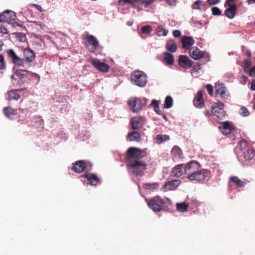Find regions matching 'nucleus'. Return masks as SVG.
Returning a JSON list of instances; mask_svg holds the SVG:
<instances>
[{
  "label": "nucleus",
  "instance_id": "obj_49",
  "mask_svg": "<svg viewBox=\"0 0 255 255\" xmlns=\"http://www.w3.org/2000/svg\"><path fill=\"white\" fill-rule=\"evenodd\" d=\"M207 90L209 93V94L211 95L213 94V87L210 84H207L206 86Z\"/></svg>",
  "mask_w": 255,
  "mask_h": 255
},
{
  "label": "nucleus",
  "instance_id": "obj_22",
  "mask_svg": "<svg viewBox=\"0 0 255 255\" xmlns=\"http://www.w3.org/2000/svg\"><path fill=\"white\" fill-rule=\"evenodd\" d=\"M194 106L198 108H202L204 106V101L203 97V93L202 91H198L194 99Z\"/></svg>",
  "mask_w": 255,
  "mask_h": 255
},
{
  "label": "nucleus",
  "instance_id": "obj_26",
  "mask_svg": "<svg viewBox=\"0 0 255 255\" xmlns=\"http://www.w3.org/2000/svg\"><path fill=\"white\" fill-rule=\"evenodd\" d=\"M26 73H29V74H30V75L32 76L35 77V78H36L37 79L38 81H39L40 76L35 73H31V72L27 71L19 70H16L15 71V75L18 76L20 79H22V78H23L24 77H25L26 76Z\"/></svg>",
  "mask_w": 255,
  "mask_h": 255
},
{
  "label": "nucleus",
  "instance_id": "obj_56",
  "mask_svg": "<svg viewBox=\"0 0 255 255\" xmlns=\"http://www.w3.org/2000/svg\"><path fill=\"white\" fill-rule=\"evenodd\" d=\"M251 89L253 91H255V79L252 82Z\"/></svg>",
  "mask_w": 255,
  "mask_h": 255
},
{
  "label": "nucleus",
  "instance_id": "obj_36",
  "mask_svg": "<svg viewBox=\"0 0 255 255\" xmlns=\"http://www.w3.org/2000/svg\"><path fill=\"white\" fill-rule=\"evenodd\" d=\"M230 180L238 187H243L246 185L245 182L241 180L237 176L231 177Z\"/></svg>",
  "mask_w": 255,
  "mask_h": 255
},
{
  "label": "nucleus",
  "instance_id": "obj_30",
  "mask_svg": "<svg viewBox=\"0 0 255 255\" xmlns=\"http://www.w3.org/2000/svg\"><path fill=\"white\" fill-rule=\"evenodd\" d=\"M192 8L200 11H204L206 9L205 4L202 0H197L194 2L192 5Z\"/></svg>",
  "mask_w": 255,
  "mask_h": 255
},
{
  "label": "nucleus",
  "instance_id": "obj_18",
  "mask_svg": "<svg viewBox=\"0 0 255 255\" xmlns=\"http://www.w3.org/2000/svg\"><path fill=\"white\" fill-rule=\"evenodd\" d=\"M7 53L9 57L11 59L12 62L17 65L22 66L23 63V60L19 58L15 53L13 49H9L7 51Z\"/></svg>",
  "mask_w": 255,
  "mask_h": 255
},
{
  "label": "nucleus",
  "instance_id": "obj_6",
  "mask_svg": "<svg viewBox=\"0 0 255 255\" xmlns=\"http://www.w3.org/2000/svg\"><path fill=\"white\" fill-rule=\"evenodd\" d=\"M147 154L146 149L141 150L138 148L131 147L127 150V156L129 162L138 161V159L143 157Z\"/></svg>",
  "mask_w": 255,
  "mask_h": 255
},
{
  "label": "nucleus",
  "instance_id": "obj_38",
  "mask_svg": "<svg viewBox=\"0 0 255 255\" xmlns=\"http://www.w3.org/2000/svg\"><path fill=\"white\" fill-rule=\"evenodd\" d=\"M188 204H187L185 202H182L176 204L177 209L178 211L180 212H184L186 211L188 208Z\"/></svg>",
  "mask_w": 255,
  "mask_h": 255
},
{
  "label": "nucleus",
  "instance_id": "obj_13",
  "mask_svg": "<svg viewBox=\"0 0 255 255\" xmlns=\"http://www.w3.org/2000/svg\"><path fill=\"white\" fill-rule=\"evenodd\" d=\"M16 18V15L14 11L6 10L0 14V22H10L14 21Z\"/></svg>",
  "mask_w": 255,
  "mask_h": 255
},
{
  "label": "nucleus",
  "instance_id": "obj_28",
  "mask_svg": "<svg viewBox=\"0 0 255 255\" xmlns=\"http://www.w3.org/2000/svg\"><path fill=\"white\" fill-rule=\"evenodd\" d=\"M127 137L130 141L138 142L141 139V135L140 133L136 131H132L129 132Z\"/></svg>",
  "mask_w": 255,
  "mask_h": 255
},
{
  "label": "nucleus",
  "instance_id": "obj_47",
  "mask_svg": "<svg viewBox=\"0 0 255 255\" xmlns=\"http://www.w3.org/2000/svg\"><path fill=\"white\" fill-rule=\"evenodd\" d=\"M5 63L4 61V57L3 55L0 54V69H5Z\"/></svg>",
  "mask_w": 255,
  "mask_h": 255
},
{
  "label": "nucleus",
  "instance_id": "obj_31",
  "mask_svg": "<svg viewBox=\"0 0 255 255\" xmlns=\"http://www.w3.org/2000/svg\"><path fill=\"white\" fill-rule=\"evenodd\" d=\"M166 49L171 52H175L177 50V45L173 40H169L166 44Z\"/></svg>",
  "mask_w": 255,
  "mask_h": 255
},
{
  "label": "nucleus",
  "instance_id": "obj_41",
  "mask_svg": "<svg viewBox=\"0 0 255 255\" xmlns=\"http://www.w3.org/2000/svg\"><path fill=\"white\" fill-rule=\"evenodd\" d=\"M173 99L170 96H167L165 100L164 103V107L165 109H169L171 108L173 106Z\"/></svg>",
  "mask_w": 255,
  "mask_h": 255
},
{
  "label": "nucleus",
  "instance_id": "obj_54",
  "mask_svg": "<svg viewBox=\"0 0 255 255\" xmlns=\"http://www.w3.org/2000/svg\"><path fill=\"white\" fill-rule=\"evenodd\" d=\"M33 6H34L36 8V9L40 12L43 11V8L41 6V5L37 4H32Z\"/></svg>",
  "mask_w": 255,
  "mask_h": 255
},
{
  "label": "nucleus",
  "instance_id": "obj_16",
  "mask_svg": "<svg viewBox=\"0 0 255 255\" xmlns=\"http://www.w3.org/2000/svg\"><path fill=\"white\" fill-rule=\"evenodd\" d=\"M181 181L180 180L175 179L166 182L162 187L161 190L163 192H167L170 190H175L181 184Z\"/></svg>",
  "mask_w": 255,
  "mask_h": 255
},
{
  "label": "nucleus",
  "instance_id": "obj_45",
  "mask_svg": "<svg viewBox=\"0 0 255 255\" xmlns=\"http://www.w3.org/2000/svg\"><path fill=\"white\" fill-rule=\"evenodd\" d=\"M212 14L214 15H220L221 14L220 9L217 7H212Z\"/></svg>",
  "mask_w": 255,
  "mask_h": 255
},
{
  "label": "nucleus",
  "instance_id": "obj_40",
  "mask_svg": "<svg viewBox=\"0 0 255 255\" xmlns=\"http://www.w3.org/2000/svg\"><path fill=\"white\" fill-rule=\"evenodd\" d=\"M159 184L157 183H153L150 184H145L143 185L144 188L148 191H151L158 188Z\"/></svg>",
  "mask_w": 255,
  "mask_h": 255
},
{
  "label": "nucleus",
  "instance_id": "obj_62",
  "mask_svg": "<svg viewBox=\"0 0 255 255\" xmlns=\"http://www.w3.org/2000/svg\"><path fill=\"white\" fill-rule=\"evenodd\" d=\"M162 117L166 121H167V118L164 114L162 115Z\"/></svg>",
  "mask_w": 255,
  "mask_h": 255
},
{
  "label": "nucleus",
  "instance_id": "obj_59",
  "mask_svg": "<svg viewBox=\"0 0 255 255\" xmlns=\"http://www.w3.org/2000/svg\"><path fill=\"white\" fill-rule=\"evenodd\" d=\"M200 68H197V69H196V68H194L193 69V72H197L198 71V70H200Z\"/></svg>",
  "mask_w": 255,
  "mask_h": 255
},
{
  "label": "nucleus",
  "instance_id": "obj_9",
  "mask_svg": "<svg viewBox=\"0 0 255 255\" xmlns=\"http://www.w3.org/2000/svg\"><path fill=\"white\" fill-rule=\"evenodd\" d=\"M224 107V104L221 102H218L217 103V106L212 107L213 116L220 120L224 118L226 116V113L223 109Z\"/></svg>",
  "mask_w": 255,
  "mask_h": 255
},
{
  "label": "nucleus",
  "instance_id": "obj_19",
  "mask_svg": "<svg viewBox=\"0 0 255 255\" xmlns=\"http://www.w3.org/2000/svg\"><path fill=\"white\" fill-rule=\"evenodd\" d=\"M179 64L184 68H189L193 64V62L186 55H180L178 58Z\"/></svg>",
  "mask_w": 255,
  "mask_h": 255
},
{
  "label": "nucleus",
  "instance_id": "obj_55",
  "mask_svg": "<svg viewBox=\"0 0 255 255\" xmlns=\"http://www.w3.org/2000/svg\"><path fill=\"white\" fill-rule=\"evenodd\" d=\"M232 4H235L234 2V0H226L225 5H228Z\"/></svg>",
  "mask_w": 255,
  "mask_h": 255
},
{
  "label": "nucleus",
  "instance_id": "obj_1",
  "mask_svg": "<svg viewBox=\"0 0 255 255\" xmlns=\"http://www.w3.org/2000/svg\"><path fill=\"white\" fill-rule=\"evenodd\" d=\"M184 172L190 181H200L210 176V172L202 168L199 163L196 161L187 163L185 167Z\"/></svg>",
  "mask_w": 255,
  "mask_h": 255
},
{
  "label": "nucleus",
  "instance_id": "obj_23",
  "mask_svg": "<svg viewBox=\"0 0 255 255\" xmlns=\"http://www.w3.org/2000/svg\"><path fill=\"white\" fill-rule=\"evenodd\" d=\"M35 53L29 48H26L23 51V59L28 63L33 61L35 58Z\"/></svg>",
  "mask_w": 255,
  "mask_h": 255
},
{
  "label": "nucleus",
  "instance_id": "obj_61",
  "mask_svg": "<svg viewBox=\"0 0 255 255\" xmlns=\"http://www.w3.org/2000/svg\"><path fill=\"white\" fill-rule=\"evenodd\" d=\"M205 115L206 116H208L210 115V112H209V111H206V112H205Z\"/></svg>",
  "mask_w": 255,
  "mask_h": 255
},
{
  "label": "nucleus",
  "instance_id": "obj_35",
  "mask_svg": "<svg viewBox=\"0 0 255 255\" xmlns=\"http://www.w3.org/2000/svg\"><path fill=\"white\" fill-rule=\"evenodd\" d=\"M8 100H18L20 98V95L18 93H17V91L15 90H11L8 93Z\"/></svg>",
  "mask_w": 255,
  "mask_h": 255
},
{
  "label": "nucleus",
  "instance_id": "obj_53",
  "mask_svg": "<svg viewBox=\"0 0 255 255\" xmlns=\"http://www.w3.org/2000/svg\"><path fill=\"white\" fill-rule=\"evenodd\" d=\"M249 74L251 77H255V65L251 68Z\"/></svg>",
  "mask_w": 255,
  "mask_h": 255
},
{
  "label": "nucleus",
  "instance_id": "obj_24",
  "mask_svg": "<svg viewBox=\"0 0 255 255\" xmlns=\"http://www.w3.org/2000/svg\"><path fill=\"white\" fill-rule=\"evenodd\" d=\"M221 131L225 135L230 134L233 128L232 124L229 122L222 123V126L220 127Z\"/></svg>",
  "mask_w": 255,
  "mask_h": 255
},
{
  "label": "nucleus",
  "instance_id": "obj_4",
  "mask_svg": "<svg viewBox=\"0 0 255 255\" xmlns=\"http://www.w3.org/2000/svg\"><path fill=\"white\" fill-rule=\"evenodd\" d=\"M131 83L139 87H144L147 82V76L143 72L139 70L134 71L130 76Z\"/></svg>",
  "mask_w": 255,
  "mask_h": 255
},
{
  "label": "nucleus",
  "instance_id": "obj_5",
  "mask_svg": "<svg viewBox=\"0 0 255 255\" xmlns=\"http://www.w3.org/2000/svg\"><path fill=\"white\" fill-rule=\"evenodd\" d=\"M147 102L145 98L131 97L128 101V104L133 113H137L146 105Z\"/></svg>",
  "mask_w": 255,
  "mask_h": 255
},
{
  "label": "nucleus",
  "instance_id": "obj_21",
  "mask_svg": "<svg viewBox=\"0 0 255 255\" xmlns=\"http://www.w3.org/2000/svg\"><path fill=\"white\" fill-rule=\"evenodd\" d=\"M225 6L227 7L225 11V15L230 19L233 18L236 15L237 9L236 4L225 5Z\"/></svg>",
  "mask_w": 255,
  "mask_h": 255
},
{
  "label": "nucleus",
  "instance_id": "obj_43",
  "mask_svg": "<svg viewBox=\"0 0 255 255\" xmlns=\"http://www.w3.org/2000/svg\"><path fill=\"white\" fill-rule=\"evenodd\" d=\"M239 113L241 116L244 117H248L250 115L249 111L244 107H242L240 109Z\"/></svg>",
  "mask_w": 255,
  "mask_h": 255
},
{
  "label": "nucleus",
  "instance_id": "obj_25",
  "mask_svg": "<svg viewBox=\"0 0 255 255\" xmlns=\"http://www.w3.org/2000/svg\"><path fill=\"white\" fill-rule=\"evenodd\" d=\"M84 176L87 180L88 184L92 186L96 185L99 182L98 178L94 174L86 173Z\"/></svg>",
  "mask_w": 255,
  "mask_h": 255
},
{
  "label": "nucleus",
  "instance_id": "obj_37",
  "mask_svg": "<svg viewBox=\"0 0 255 255\" xmlns=\"http://www.w3.org/2000/svg\"><path fill=\"white\" fill-rule=\"evenodd\" d=\"M168 33V30L161 26H158L156 30V34L158 36H166Z\"/></svg>",
  "mask_w": 255,
  "mask_h": 255
},
{
  "label": "nucleus",
  "instance_id": "obj_58",
  "mask_svg": "<svg viewBox=\"0 0 255 255\" xmlns=\"http://www.w3.org/2000/svg\"><path fill=\"white\" fill-rule=\"evenodd\" d=\"M247 2L249 4H252L255 2V0H248Z\"/></svg>",
  "mask_w": 255,
  "mask_h": 255
},
{
  "label": "nucleus",
  "instance_id": "obj_14",
  "mask_svg": "<svg viewBox=\"0 0 255 255\" xmlns=\"http://www.w3.org/2000/svg\"><path fill=\"white\" fill-rule=\"evenodd\" d=\"M216 94L222 99H227L229 96V93L227 88L223 84H217L215 86Z\"/></svg>",
  "mask_w": 255,
  "mask_h": 255
},
{
  "label": "nucleus",
  "instance_id": "obj_39",
  "mask_svg": "<svg viewBox=\"0 0 255 255\" xmlns=\"http://www.w3.org/2000/svg\"><path fill=\"white\" fill-rule=\"evenodd\" d=\"M159 101L155 99L152 100L151 103L150 104V106L152 107L154 109V111L157 114H160V109L159 107Z\"/></svg>",
  "mask_w": 255,
  "mask_h": 255
},
{
  "label": "nucleus",
  "instance_id": "obj_27",
  "mask_svg": "<svg viewBox=\"0 0 255 255\" xmlns=\"http://www.w3.org/2000/svg\"><path fill=\"white\" fill-rule=\"evenodd\" d=\"M4 113L6 117L10 119H14L17 115L15 110L9 107H6L4 109Z\"/></svg>",
  "mask_w": 255,
  "mask_h": 255
},
{
  "label": "nucleus",
  "instance_id": "obj_12",
  "mask_svg": "<svg viewBox=\"0 0 255 255\" xmlns=\"http://www.w3.org/2000/svg\"><path fill=\"white\" fill-rule=\"evenodd\" d=\"M131 126L133 129L142 128L145 124V119L143 117H134L130 119Z\"/></svg>",
  "mask_w": 255,
  "mask_h": 255
},
{
  "label": "nucleus",
  "instance_id": "obj_29",
  "mask_svg": "<svg viewBox=\"0 0 255 255\" xmlns=\"http://www.w3.org/2000/svg\"><path fill=\"white\" fill-rule=\"evenodd\" d=\"M183 174V166L182 164H179L176 165L173 168L172 171L171 175L173 177H179L182 176Z\"/></svg>",
  "mask_w": 255,
  "mask_h": 255
},
{
  "label": "nucleus",
  "instance_id": "obj_34",
  "mask_svg": "<svg viewBox=\"0 0 255 255\" xmlns=\"http://www.w3.org/2000/svg\"><path fill=\"white\" fill-rule=\"evenodd\" d=\"M171 154L175 158H181L182 156V151L177 146H174L171 150Z\"/></svg>",
  "mask_w": 255,
  "mask_h": 255
},
{
  "label": "nucleus",
  "instance_id": "obj_3",
  "mask_svg": "<svg viewBox=\"0 0 255 255\" xmlns=\"http://www.w3.org/2000/svg\"><path fill=\"white\" fill-rule=\"evenodd\" d=\"M154 2V0H119V3L125 5L126 3L130 4L133 8L137 11L143 10V7H147Z\"/></svg>",
  "mask_w": 255,
  "mask_h": 255
},
{
  "label": "nucleus",
  "instance_id": "obj_57",
  "mask_svg": "<svg viewBox=\"0 0 255 255\" xmlns=\"http://www.w3.org/2000/svg\"><path fill=\"white\" fill-rule=\"evenodd\" d=\"M242 79L245 83H246L249 80V78L246 76H243Z\"/></svg>",
  "mask_w": 255,
  "mask_h": 255
},
{
  "label": "nucleus",
  "instance_id": "obj_11",
  "mask_svg": "<svg viewBox=\"0 0 255 255\" xmlns=\"http://www.w3.org/2000/svg\"><path fill=\"white\" fill-rule=\"evenodd\" d=\"M91 61L92 64L97 70L103 73H107L109 71L110 67L107 64L94 58H91Z\"/></svg>",
  "mask_w": 255,
  "mask_h": 255
},
{
  "label": "nucleus",
  "instance_id": "obj_44",
  "mask_svg": "<svg viewBox=\"0 0 255 255\" xmlns=\"http://www.w3.org/2000/svg\"><path fill=\"white\" fill-rule=\"evenodd\" d=\"M152 30V27L149 25H145L141 27L142 32L145 34H149Z\"/></svg>",
  "mask_w": 255,
  "mask_h": 255
},
{
  "label": "nucleus",
  "instance_id": "obj_52",
  "mask_svg": "<svg viewBox=\"0 0 255 255\" xmlns=\"http://www.w3.org/2000/svg\"><path fill=\"white\" fill-rule=\"evenodd\" d=\"M220 0H208V2L210 5H215L218 3L220 2Z\"/></svg>",
  "mask_w": 255,
  "mask_h": 255
},
{
  "label": "nucleus",
  "instance_id": "obj_50",
  "mask_svg": "<svg viewBox=\"0 0 255 255\" xmlns=\"http://www.w3.org/2000/svg\"><path fill=\"white\" fill-rule=\"evenodd\" d=\"M181 31L179 30H175L173 31V35L175 37H179L181 35Z\"/></svg>",
  "mask_w": 255,
  "mask_h": 255
},
{
  "label": "nucleus",
  "instance_id": "obj_7",
  "mask_svg": "<svg viewBox=\"0 0 255 255\" xmlns=\"http://www.w3.org/2000/svg\"><path fill=\"white\" fill-rule=\"evenodd\" d=\"M146 169V164L143 162L134 161L129 162V170L136 176H142Z\"/></svg>",
  "mask_w": 255,
  "mask_h": 255
},
{
  "label": "nucleus",
  "instance_id": "obj_32",
  "mask_svg": "<svg viewBox=\"0 0 255 255\" xmlns=\"http://www.w3.org/2000/svg\"><path fill=\"white\" fill-rule=\"evenodd\" d=\"M169 139V136L166 134H158L155 138V141L158 144H161Z\"/></svg>",
  "mask_w": 255,
  "mask_h": 255
},
{
  "label": "nucleus",
  "instance_id": "obj_17",
  "mask_svg": "<svg viewBox=\"0 0 255 255\" xmlns=\"http://www.w3.org/2000/svg\"><path fill=\"white\" fill-rule=\"evenodd\" d=\"M189 53L191 58L194 60H198L207 54L206 52L201 51L196 46L192 47L189 50Z\"/></svg>",
  "mask_w": 255,
  "mask_h": 255
},
{
  "label": "nucleus",
  "instance_id": "obj_63",
  "mask_svg": "<svg viewBox=\"0 0 255 255\" xmlns=\"http://www.w3.org/2000/svg\"><path fill=\"white\" fill-rule=\"evenodd\" d=\"M4 30H5V31H3V30H2V29H1V32H3V33H6V30L5 29H4Z\"/></svg>",
  "mask_w": 255,
  "mask_h": 255
},
{
  "label": "nucleus",
  "instance_id": "obj_42",
  "mask_svg": "<svg viewBox=\"0 0 255 255\" xmlns=\"http://www.w3.org/2000/svg\"><path fill=\"white\" fill-rule=\"evenodd\" d=\"M252 62L250 60H247L245 61L244 64L243 66L244 71L245 73L249 74L251 71V69L252 68Z\"/></svg>",
  "mask_w": 255,
  "mask_h": 255
},
{
  "label": "nucleus",
  "instance_id": "obj_10",
  "mask_svg": "<svg viewBox=\"0 0 255 255\" xmlns=\"http://www.w3.org/2000/svg\"><path fill=\"white\" fill-rule=\"evenodd\" d=\"M85 39L87 42L86 44L87 48L90 52L94 53L99 46L98 39L95 36L90 34H87Z\"/></svg>",
  "mask_w": 255,
  "mask_h": 255
},
{
  "label": "nucleus",
  "instance_id": "obj_15",
  "mask_svg": "<svg viewBox=\"0 0 255 255\" xmlns=\"http://www.w3.org/2000/svg\"><path fill=\"white\" fill-rule=\"evenodd\" d=\"M91 167V164L89 163H85L83 161H78L74 164L72 169L77 173H81L85 169H90Z\"/></svg>",
  "mask_w": 255,
  "mask_h": 255
},
{
  "label": "nucleus",
  "instance_id": "obj_48",
  "mask_svg": "<svg viewBox=\"0 0 255 255\" xmlns=\"http://www.w3.org/2000/svg\"><path fill=\"white\" fill-rule=\"evenodd\" d=\"M17 37L19 39L21 42H23L26 40L25 35L21 33H19L17 34Z\"/></svg>",
  "mask_w": 255,
  "mask_h": 255
},
{
  "label": "nucleus",
  "instance_id": "obj_2",
  "mask_svg": "<svg viewBox=\"0 0 255 255\" xmlns=\"http://www.w3.org/2000/svg\"><path fill=\"white\" fill-rule=\"evenodd\" d=\"M236 154L239 160L242 162L251 160L255 156V151L249 148L245 141H241L235 149Z\"/></svg>",
  "mask_w": 255,
  "mask_h": 255
},
{
  "label": "nucleus",
  "instance_id": "obj_60",
  "mask_svg": "<svg viewBox=\"0 0 255 255\" xmlns=\"http://www.w3.org/2000/svg\"><path fill=\"white\" fill-rule=\"evenodd\" d=\"M2 46H3V43L0 40V50H2Z\"/></svg>",
  "mask_w": 255,
  "mask_h": 255
},
{
  "label": "nucleus",
  "instance_id": "obj_8",
  "mask_svg": "<svg viewBox=\"0 0 255 255\" xmlns=\"http://www.w3.org/2000/svg\"><path fill=\"white\" fill-rule=\"evenodd\" d=\"M165 202L159 197L151 199L148 202V207L154 212H159Z\"/></svg>",
  "mask_w": 255,
  "mask_h": 255
},
{
  "label": "nucleus",
  "instance_id": "obj_46",
  "mask_svg": "<svg viewBox=\"0 0 255 255\" xmlns=\"http://www.w3.org/2000/svg\"><path fill=\"white\" fill-rule=\"evenodd\" d=\"M34 23L36 26H38L40 28V29L41 30H44L47 27V26L45 24L40 21L34 22Z\"/></svg>",
  "mask_w": 255,
  "mask_h": 255
},
{
  "label": "nucleus",
  "instance_id": "obj_51",
  "mask_svg": "<svg viewBox=\"0 0 255 255\" xmlns=\"http://www.w3.org/2000/svg\"><path fill=\"white\" fill-rule=\"evenodd\" d=\"M166 2L171 6H175L176 4V0H165Z\"/></svg>",
  "mask_w": 255,
  "mask_h": 255
},
{
  "label": "nucleus",
  "instance_id": "obj_33",
  "mask_svg": "<svg viewBox=\"0 0 255 255\" xmlns=\"http://www.w3.org/2000/svg\"><path fill=\"white\" fill-rule=\"evenodd\" d=\"M164 59L168 65H172L174 63L173 56L172 54L168 52H165L164 53Z\"/></svg>",
  "mask_w": 255,
  "mask_h": 255
},
{
  "label": "nucleus",
  "instance_id": "obj_64",
  "mask_svg": "<svg viewBox=\"0 0 255 255\" xmlns=\"http://www.w3.org/2000/svg\"><path fill=\"white\" fill-rule=\"evenodd\" d=\"M248 55L249 56L251 57V53L250 52H248Z\"/></svg>",
  "mask_w": 255,
  "mask_h": 255
},
{
  "label": "nucleus",
  "instance_id": "obj_20",
  "mask_svg": "<svg viewBox=\"0 0 255 255\" xmlns=\"http://www.w3.org/2000/svg\"><path fill=\"white\" fill-rule=\"evenodd\" d=\"M183 48L186 50H190L194 44V40L192 37L185 36L181 39Z\"/></svg>",
  "mask_w": 255,
  "mask_h": 255
}]
</instances>
